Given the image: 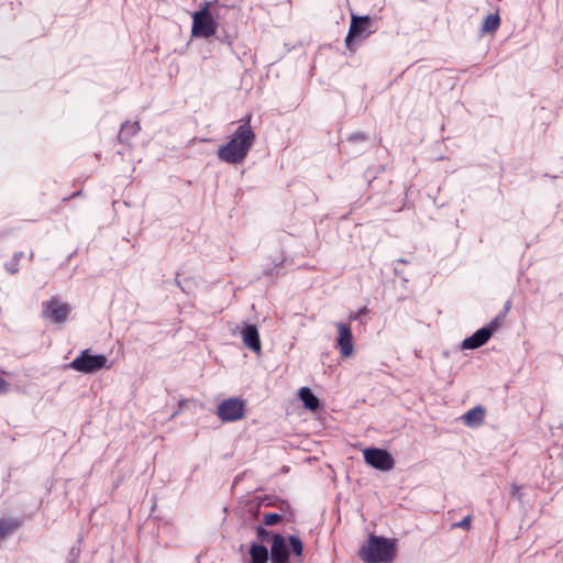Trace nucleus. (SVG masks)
Segmentation results:
<instances>
[{"label": "nucleus", "instance_id": "nucleus-1", "mask_svg": "<svg viewBox=\"0 0 563 563\" xmlns=\"http://www.w3.org/2000/svg\"><path fill=\"white\" fill-rule=\"evenodd\" d=\"M251 115H247L244 123L239 125L231 136V140L221 145L218 150V156L221 161L229 164L242 163L255 142V133L250 126Z\"/></svg>", "mask_w": 563, "mask_h": 563}, {"label": "nucleus", "instance_id": "nucleus-2", "mask_svg": "<svg viewBox=\"0 0 563 563\" xmlns=\"http://www.w3.org/2000/svg\"><path fill=\"white\" fill-rule=\"evenodd\" d=\"M361 558L368 563L390 562L395 555L394 544L383 537L371 536L360 551Z\"/></svg>", "mask_w": 563, "mask_h": 563}, {"label": "nucleus", "instance_id": "nucleus-3", "mask_svg": "<svg viewBox=\"0 0 563 563\" xmlns=\"http://www.w3.org/2000/svg\"><path fill=\"white\" fill-rule=\"evenodd\" d=\"M212 2H206L205 5L192 14V29L194 36L208 38L216 34L218 30V22L212 15Z\"/></svg>", "mask_w": 563, "mask_h": 563}, {"label": "nucleus", "instance_id": "nucleus-4", "mask_svg": "<svg viewBox=\"0 0 563 563\" xmlns=\"http://www.w3.org/2000/svg\"><path fill=\"white\" fill-rule=\"evenodd\" d=\"M108 358L102 354H91L89 350H85L76 358L71 361L69 367L81 373H93L101 368L109 367Z\"/></svg>", "mask_w": 563, "mask_h": 563}, {"label": "nucleus", "instance_id": "nucleus-5", "mask_svg": "<svg viewBox=\"0 0 563 563\" xmlns=\"http://www.w3.org/2000/svg\"><path fill=\"white\" fill-rule=\"evenodd\" d=\"M365 462L379 471H390L394 467L393 456L383 449L371 448L363 452Z\"/></svg>", "mask_w": 563, "mask_h": 563}, {"label": "nucleus", "instance_id": "nucleus-6", "mask_svg": "<svg viewBox=\"0 0 563 563\" xmlns=\"http://www.w3.org/2000/svg\"><path fill=\"white\" fill-rule=\"evenodd\" d=\"M245 404L236 398L223 400L217 410L218 417L222 421H236L244 417Z\"/></svg>", "mask_w": 563, "mask_h": 563}, {"label": "nucleus", "instance_id": "nucleus-7", "mask_svg": "<svg viewBox=\"0 0 563 563\" xmlns=\"http://www.w3.org/2000/svg\"><path fill=\"white\" fill-rule=\"evenodd\" d=\"M70 308L67 303L60 302L57 299H52L43 303V314L55 323L66 321Z\"/></svg>", "mask_w": 563, "mask_h": 563}, {"label": "nucleus", "instance_id": "nucleus-8", "mask_svg": "<svg viewBox=\"0 0 563 563\" xmlns=\"http://www.w3.org/2000/svg\"><path fill=\"white\" fill-rule=\"evenodd\" d=\"M369 26L371 19L368 15L357 16L352 14L350 30L345 38L346 45H350V42L355 37H366L372 33Z\"/></svg>", "mask_w": 563, "mask_h": 563}, {"label": "nucleus", "instance_id": "nucleus-9", "mask_svg": "<svg viewBox=\"0 0 563 563\" xmlns=\"http://www.w3.org/2000/svg\"><path fill=\"white\" fill-rule=\"evenodd\" d=\"M335 328L338 329V339L336 345L340 350V354L343 357H350L353 355L354 345H353V335L349 325L338 322L335 323Z\"/></svg>", "mask_w": 563, "mask_h": 563}, {"label": "nucleus", "instance_id": "nucleus-10", "mask_svg": "<svg viewBox=\"0 0 563 563\" xmlns=\"http://www.w3.org/2000/svg\"><path fill=\"white\" fill-rule=\"evenodd\" d=\"M272 563H288V550L285 539L280 534H274L271 548Z\"/></svg>", "mask_w": 563, "mask_h": 563}, {"label": "nucleus", "instance_id": "nucleus-11", "mask_svg": "<svg viewBox=\"0 0 563 563\" xmlns=\"http://www.w3.org/2000/svg\"><path fill=\"white\" fill-rule=\"evenodd\" d=\"M242 341L246 347L260 354L262 351L258 330L254 324H247L241 332Z\"/></svg>", "mask_w": 563, "mask_h": 563}, {"label": "nucleus", "instance_id": "nucleus-12", "mask_svg": "<svg viewBox=\"0 0 563 563\" xmlns=\"http://www.w3.org/2000/svg\"><path fill=\"white\" fill-rule=\"evenodd\" d=\"M490 338L489 329H479L470 338H466L462 342V349L464 350H473L484 345Z\"/></svg>", "mask_w": 563, "mask_h": 563}, {"label": "nucleus", "instance_id": "nucleus-13", "mask_svg": "<svg viewBox=\"0 0 563 563\" xmlns=\"http://www.w3.org/2000/svg\"><path fill=\"white\" fill-rule=\"evenodd\" d=\"M485 418V409L482 406H477L468 410L464 416V423L468 427H478L483 423Z\"/></svg>", "mask_w": 563, "mask_h": 563}, {"label": "nucleus", "instance_id": "nucleus-14", "mask_svg": "<svg viewBox=\"0 0 563 563\" xmlns=\"http://www.w3.org/2000/svg\"><path fill=\"white\" fill-rule=\"evenodd\" d=\"M299 398L303 402V406L309 410H317L319 408V399L312 394L310 388L308 387H301L299 389Z\"/></svg>", "mask_w": 563, "mask_h": 563}, {"label": "nucleus", "instance_id": "nucleus-15", "mask_svg": "<svg viewBox=\"0 0 563 563\" xmlns=\"http://www.w3.org/2000/svg\"><path fill=\"white\" fill-rule=\"evenodd\" d=\"M251 563H266L268 560V551L266 547L253 543L250 549Z\"/></svg>", "mask_w": 563, "mask_h": 563}, {"label": "nucleus", "instance_id": "nucleus-16", "mask_svg": "<svg viewBox=\"0 0 563 563\" xmlns=\"http://www.w3.org/2000/svg\"><path fill=\"white\" fill-rule=\"evenodd\" d=\"M500 24V19L498 14H489L485 18L482 31L485 33H492L495 32Z\"/></svg>", "mask_w": 563, "mask_h": 563}, {"label": "nucleus", "instance_id": "nucleus-17", "mask_svg": "<svg viewBox=\"0 0 563 563\" xmlns=\"http://www.w3.org/2000/svg\"><path fill=\"white\" fill-rule=\"evenodd\" d=\"M140 131V124L137 121L135 122H129L122 124L121 131H120V139H126L132 135H135Z\"/></svg>", "mask_w": 563, "mask_h": 563}, {"label": "nucleus", "instance_id": "nucleus-18", "mask_svg": "<svg viewBox=\"0 0 563 563\" xmlns=\"http://www.w3.org/2000/svg\"><path fill=\"white\" fill-rule=\"evenodd\" d=\"M19 527V522L14 519L0 520V537L5 538Z\"/></svg>", "mask_w": 563, "mask_h": 563}, {"label": "nucleus", "instance_id": "nucleus-19", "mask_svg": "<svg viewBox=\"0 0 563 563\" xmlns=\"http://www.w3.org/2000/svg\"><path fill=\"white\" fill-rule=\"evenodd\" d=\"M289 544L291 547L292 552L300 556L302 554L303 545L299 537L297 536H290L289 537Z\"/></svg>", "mask_w": 563, "mask_h": 563}, {"label": "nucleus", "instance_id": "nucleus-20", "mask_svg": "<svg viewBox=\"0 0 563 563\" xmlns=\"http://www.w3.org/2000/svg\"><path fill=\"white\" fill-rule=\"evenodd\" d=\"M282 520V516L276 512H268L263 516V521L266 526H275Z\"/></svg>", "mask_w": 563, "mask_h": 563}, {"label": "nucleus", "instance_id": "nucleus-21", "mask_svg": "<svg viewBox=\"0 0 563 563\" xmlns=\"http://www.w3.org/2000/svg\"><path fill=\"white\" fill-rule=\"evenodd\" d=\"M368 313V309L366 307L361 308L356 312H352L349 314L350 321H360L361 323H365L363 317Z\"/></svg>", "mask_w": 563, "mask_h": 563}, {"label": "nucleus", "instance_id": "nucleus-22", "mask_svg": "<svg viewBox=\"0 0 563 563\" xmlns=\"http://www.w3.org/2000/svg\"><path fill=\"white\" fill-rule=\"evenodd\" d=\"M470 527H471V516H466L461 521L452 525V528H461V529H466V530L470 529Z\"/></svg>", "mask_w": 563, "mask_h": 563}, {"label": "nucleus", "instance_id": "nucleus-23", "mask_svg": "<svg viewBox=\"0 0 563 563\" xmlns=\"http://www.w3.org/2000/svg\"><path fill=\"white\" fill-rule=\"evenodd\" d=\"M498 325H499V320H498V318H495L487 327H484V329H489L490 335H492L493 332L498 328Z\"/></svg>", "mask_w": 563, "mask_h": 563}, {"label": "nucleus", "instance_id": "nucleus-24", "mask_svg": "<svg viewBox=\"0 0 563 563\" xmlns=\"http://www.w3.org/2000/svg\"><path fill=\"white\" fill-rule=\"evenodd\" d=\"M9 391V383L0 377V395Z\"/></svg>", "mask_w": 563, "mask_h": 563}, {"label": "nucleus", "instance_id": "nucleus-25", "mask_svg": "<svg viewBox=\"0 0 563 563\" xmlns=\"http://www.w3.org/2000/svg\"><path fill=\"white\" fill-rule=\"evenodd\" d=\"M268 534H269V532L267 530H265L264 528H262V527L257 528V537L261 540H265V538L268 537Z\"/></svg>", "mask_w": 563, "mask_h": 563}, {"label": "nucleus", "instance_id": "nucleus-26", "mask_svg": "<svg viewBox=\"0 0 563 563\" xmlns=\"http://www.w3.org/2000/svg\"><path fill=\"white\" fill-rule=\"evenodd\" d=\"M518 487L516 485L512 486V494L516 495L518 493Z\"/></svg>", "mask_w": 563, "mask_h": 563}]
</instances>
